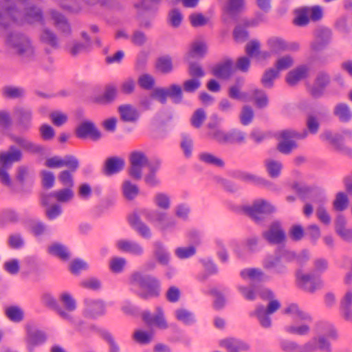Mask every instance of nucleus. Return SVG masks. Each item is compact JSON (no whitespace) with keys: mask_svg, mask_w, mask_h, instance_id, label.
<instances>
[{"mask_svg":"<svg viewBox=\"0 0 352 352\" xmlns=\"http://www.w3.org/2000/svg\"><path fill=\"white\" fill-rule=\"evenodd\" d=\"M153 202L160 210L144 208L141 210V214L146 221L163 233L170 231L175 226V221L170 219L166 212L171 208L170 196L166 192H157L153 197Z\"/></svg>","mask_w":352,"mask_h":352,"instance_id":"f257e3e1","label":"nucleus"},{"mask_svg":"<svg viewBox=\"0 0 352 352\" xmlns=\"http://www.w3.org/2000/svg\"><path fill=\"white\" fill-rule=\"evenodd\" d=\"M318 336L312 338L303 346L304 352H314L320 351L322 352H330L331 344L327 340H335L338 338V332L333 325L331 323H320L317 327Z\"/></svg>","mask_w":352,"mask_h":352,"instance_id":"f03ea898","label":"nucleus"},{"mask_svg":"<svg viewBox=\"0 0 352 352\" xmlns=\"http://www.w3.org/2000/svg\"><path fill=\"white\" fill-rule=\"evenodd\" d=\"M284 314L289 315L296 322L302 321V324H292L285 327L288 333L303 336L309 331L307 322L311 321L310 316L301 310L297 305L290 304L285 309Z\"/></svg>","mask_w":352,"mask_h":352,"instance_id":"7ed1b4c3","label":"nucleus"},{"mask_svg":"<svg viewBox=\"0 0 352 352\" xmlns=\"http://www.w3.org/2000/svg\"><path fill=\"white\" fill-rule=\"evenodd\" d=\"M21 157V152L13 146L9 151L0 153V182L3 184L11 186L12 180L8 170L13 163L19 161Z\"/></svg>","mask_w":352,"mask_h":352,"instance_id":"20e7f679","label":"nucleus"},{"mask_svg":"<svg viewBox=\"0 0 352 352\" xmlns=\"http://www.w3.org/2000/svg\"><path fill=\"white\" fill-rule=\"evenodd\" d=\"M21 157V152L13 146L9 151L0 153V182L3 184L11 186L12 180L8 170L13 163L19 161Z\"/></svg>","mask_w":352,"mask_h":352,"instance_id":"39448f33","label":"nucleus"},{"mask_svg":"<svg viewBox=\"0 0 352 352\" xmlns=\"http://www.w3.org/2000/svg\"><path fill=\"white\" fill-rule=\"evenodd\" d=\"M261 296L263 299L269 300V302L266 308L259 307L256 310V316L263 327H269L271 325L270 315L280 307V303L274 298L273 292L268 289H263L261 292Z\"/></svg>","mask_w":352,"mask_h":352,"instance_id":"423d86ee","label":"nucleus"},{"mask_svg":"<svg viewBox=\"0 0 352 352\" xmlns=\"http://www.w3.org/2000/svg\"><path fill=\"white\" fill-rule=\"evenodd\" d=\"M241 69V58H238L236 64L231 59H226L213 66L211 69V73L218 78L230 80L240 74L239 70Z\"/></svg>","mask_w":352,"mask_h":352,"instance_id":"0eeeda50","label":"nucleus"},{"mask_svg":"<svg viewBox=\"0 0 352 352\" xmlns=\"http://www.w3.org/2000/svg\"><path fill=\"white\" fill-rule=\"evenodd\" d=\"M133 284L140 286L145 291L147 296H155L160 294V281L154 277H144L140 272L133 274L130 278Z\"/></svg>","mask_w":352,"mask_h":352,"instance_id":"6e6552de","label":"nucleus"},{"mask_svg":"<svg viewBox=\"0 0 352 352\" xmlns=\"http://www.w3.org/2000/svg\"><path fill=\"white\" fill-rule=\"evenodd\" d=\"M130 168L129 174L135 179H140L142 177L143 168L148 166L151 162L146 153L142 151H134L129 156Z\"/></svg>","mask_w":352,"mask_h":352,"instance_id":"1a4fd4ad","label":"nucleus"},{"mask_svg":"<svg viewBox=\"0 0 352 352\" xmlns=\"http://www.w3.org/2000/svg\"><path fill=\"white\" fill-rule=\"evenodd\" d=\"M219 123L220 120L217 117H214L213 121L208 124V128L210 129L208 135L210 138L219 142H227L241 140L239 131L232 130L229 133H226L218 127Z\"/></svg>","mask_w":352,"mask_h":352,"instance_id":"9d476101","label":"nucleus"},{"mask_svg":"<svg viewBox=\"0 0 352 352\" xmlns=\"http://www.w3.org/2000/svg\"><path fill=\"white\" fill-rule=\"evenodd\" d=\"M305 135H301L300 133L291 130L282 131L276 134L278 143V150L283 154H289L295 148L296 143L295 139L302 138Z\"/></svg>","mask_w":352,"mask_h":352,"instance_id":"9b49d317","label":"nucleus"},{"mask_svg":"<svg viewBox=\"0 0 352 352\" xmlns=\"http://www.w3.org/2000/svg\"><path fill=\"white\" fill-rule=\"evenodd\" d=\"M26 348L30 352H32L35 347L43 344L46 336L43 331L39 330L33 322H28L25 325Z\"/></svg>","mask_w":352,"mask_h":352,"instance_id":"f8f14e48","label":"nucleus"},{"mask_svg":"<svg viewBox=\"0 0 352 352\" xmlns=\"http://www.w3.org/2000/svg\"><path fill=\"white\" fill-rule=\"evenodd\" d=\"M274 210V207L268 201L258 200L252 206L243 205V213L248 214L252 218L258 220L262 214L271 213Z\"/></svg>","mask_w":352,"mask_h":352,"instance_id":"ddd939ff","label":"nucleus"},{"mask_svg":"<svg viewBox=\"0 0 352 352\" xmlns=\"http://www.w3.org/2000/svg\"><path fill=\"white\" fill-rule=\"evenodd\" d=\"M296 277L298 285L307 292H314L322 285L320 279L316 276L298 272Z\"/></svg>","mask_w":352,"mask_h":352,"instance_id":"4468645a","label":"nucleus"},{"mask_svg":"<svg viewBox=\"0 0 352 352\" xmlns=\"http://www.w3.org/2000/svg\"><path fill=\"white\" fill-rule=\"evenodd\" d=\"M241 0H229L224 8L222 18L226 23L234 22L240 17Z\"/></svg>","mask_w":352,"mask_h":352,"instance_id":"2eb2a0df","label":"nucleus"},{"mask_svg":"<svg viewBox=\"0 0 352 352\" xmlns=\"http://www.w3.org/2000/svg\"><path fill=\"white\" fill-rule=\"evenodd\" d=\"M245 51L250 58H254L260 63L267 60L271 56L269 52L260 51V43L256 39L251 40L246 44Z\"/></svg>","mask_w":352,"mask_h":352,"instance_id":"dca6fc26","label":"nucleus"},{"mask_svg":"<svg viewBox=\"0 0 352 352\" xmlns=\"http://www.w3.org/2000/svg\"><path fill=\"white\" fill-rule=\"evenodd\" d=\"M144 320L150 325H153L160 329H166L168 327L165 318L164 313L161 307L156 309L155 314L152 315L149 312H144L142 314Z\"/></svg>","mask_w":352,"mask_h":352,"instance_id":"f3484780","label":"nucleus"},{"mask_svg":"<svg viewBox=\"0 0 352 352\" xmlns=\"http://www.w3.org/2000/svg\"><path fill=\"white\" fill-rule=\"evenodd\" d=\"M129 222L132 228L144 239H150L152 236L150 228L144 223L137 212H133L128 217Z\"/></svg>","mask_w":352,"mask_h":352,"instance_id":"a211bd4d","label":"nucleus"},{"mask_svg":"<svg viewBox=\"0 0 352 352\" xmlns=\"http://www.w3.org/2000/svg\"><path fill=\"white\" fill-rule=\"evenodd\" d=\"M115 245L119 251L135 256H140L144 252L142 246L135 241L122 239L116 241Z\"/></svg>","mask_w":352,"mask_h":352,"instance_id":"6ab92c4d","label":"nucleus"},{"mask_svg":"<svg viewBox=\"0 0 352 352\" xmlns=\"http://www.w3.org/2000/svg\"><path fill=\"white\" fill-rule=\"evenodd\" d=\"M120 119L126 122L135 123L140 118V111L133 105L124 104L118 109Z\"/></svg>","mask_w":352,"mask_h":352,"instance_id":"aec40b11","label":"nucleus"},{"mask_svg":"<svg viewBox=\"0 0 352 352\" xmlns=\"http://www.w3.org/2000/svg\"><path fill=\"white\" fill-rule=\"evenodd\" d=\"M76 135L78 138H90L97 140L100 137V133L91 121H84L76 129Z\"/></svg>","mask_w":352,"mask_h":352,"instance_id":"412c9836","label":"nucleus"},{"mask_svg":"<svg viewBox=\"0 0 352 352\" xmlns=\"http://www.w3.org/2000/svg\"><path fill=\"white\" fill-rule=\"evenodd\" d=\"M10 43L14 52L23 56H30L33 53V49L28 38L25 37H14L10 41Z\"/></svg>","mask_w":352,"mask_h":352,"instance_id":"4be33fe9","label":"nucleus"},{"mask_svg":"<svg viewBox=\"0 0 352 352\" xmlns=\"http://www.w3.org/2000/svg\"><path fill=\"white\" fill-rule=\"evenodd\" d=\"M351 133V131L349 130H344L340 133L327 131L324 132L320 137L321 139L327 144L336 148H338L340 146L342 141L350 138Z\"/></svg>","mask_w":352,"mask_h":352,"instance_id":"5701e85b","label":"nucleus"},{"mask_svg":"<svg viewBox=\"0 0 352 352\" xmlns=\"http://www.w3.org/2000/svg\"><path fill=\"white\" fill-rule=\"evenodd\" d=\"M85 305V315L87 317L96 318L105 312V305L100 300L87 299Z\"/></svg>","mask_w":352,"mask_h":352,"instance_id":"b1692460","label":"nucleus"},{"mask_svg":"<svg viewBox=\"0 0 352 352\" xmlns=\"http://www.w3.org/2000/svg\"><path fill=\"white\" fill-rule=\"evenodd\" d=\"M263 236L267 241L274 244L281 243L285 238L280 225L277 222L272 223L269 229L263 232Z\"/></svg>","mask_w":352,"mask_h":352,"instance_id":"393cba45","label":"nucleus"},{"mask_svg":"<svg viewBox=\"0 0 352 352\" xmlns=\"http://www.w3.org/2000/svg\"><path fill=\"white\" fill-rule=\"evenodd\" d=\"M278 252L283 265L284 263L291 262L294 260H296L298 264L301 265L309 258V253L307 251H302L298 255H296L295 252L292 251L287 250L285 249H279Z\"/></svg>","mask_w":352,"mask_h":352,"instance_id":"a878e982","label":"nucleus"},{"mask_svg":"<svg viewBox=\"0 0 352 352\" xmlns=\"http://www.w3.org/2000/svg\"><path fill=\"white\" fill-rule=\"evenodd\" d=\"M160 165L161 162L159 160L151 162L149 164V173H147L144 178V183L148 186L154 188L160 184V179L155 173V172L160 169Z\"/></svg>","mask_w":352,"mask_h":352,"instance_id":"bb28decb","label":"nucleus"},{"mask_svg":"<svg viewBox=\"0 0 352 352\" xmlns=\"http://www.w3.org/2000/svg\"><path fill=\"white\" fill-rule=\"evenodd\" d=\"M329 82V77L324 73H320L318 75L314 84L309 87V90L311 94L314 97L320 96L324 87Z\"/></svg>","mask_w":352,"mask_h":352,"instance_id":"cd10ccee","label":"nucleus"},{"mask_svg":"<svg viewBox=\"0 0 352 352\" xmlns=\"http://www.w3.org/2000/svg\"><path fill=\"white\" fill-rule=\"evenodd\" d=\"M47 252L63 261H67L71 257V253L68 248L60 243H53L47 248Z\"/></svg>","mask_w":352,"mask_h":352,"instance_id":"c85d7f7f","label":"nucleus"},{"mask_svg":"<svg viewBox=\"0 0 352 352\" xmlns=\"http://www.w3.org/2000/svg\"><path fill=\"white\" fill-rule=\"evenodd\" d=\"M74 197V192L70 188H65L54 192L50 195L43 198V203L45 205L48 204V201L51 198H54L56 201L62 203L68 202Z\"/></svg>","mask_w":352,"mask_h":352,"instance_id":"c756f323","label":"nucleus"},{"mask_svg":"<svg viewBox=\"0 0 352 352\" xmlns=\"http://www.w3.org/2000/svg\"><path fill=\"white\" fill-rule=\"evenodd\" d=\"M174 316L178 322L186 326L192 325L197 321L195 314L183 307L176 309L174 311Z\"/></svg>","mask_w":352,"mask_h":352,"instance_id":"7c9ffc66","label":"nucleus"},{"mask_svg":"<svg viewBox=\"0 0 352 352\" xmlns=\"http://www.w3.org/2000/svg\"><path fill=\"white\" fill-rule=\"evenodd\" d=\"M309 72L306 65H300L291 70L286 76V82L290 85H296L300 80L305 78Z\"/></svg>","mask_w":352,"mask_h":352,"instance_id":"2f4dec72","label":"nucleus"},{"mask_svg":"<svg viewBox=\"0 0 352 352\" xmlns=\"http://www.w3.org/2000/svg\"><path fill=\"white\" fill-rule=\"evenodd\" d=\"M124 164V160L121 157H110L105 162L104 171L106 175H113L122 170Z\"/></svg>","mask_w":352,"mask_h":352,"instance_id":"473e14b6","label":"nucleus"},{"mask_svg":"<svg viewBox=\"0 0 352 352\" xmlns=\"http://www.w3.org/2000/svg\"><path fill=\"white\" fill-rule=\"evenodd\" d=\"M263 265L265 269L274 270L277 273L281 272L284 268L278 251L275 255H267L263 261Z\"/></svg>","mask_w":352,"mask_h":352,"instance_id":"72a5a7b5","label":"nucleus"},{"mask_svg":"<svg viewBox=\"0 0 352 352\" xmlns=\"http://www.w3.org/2000/svg\"><path fill=\"white\" fill-rule=\"evenodd\" d=\"M4 313L7 318L14 323L22 322L25 317L23 309L17 305H11L6 307Z\"/></svg>","mask_w":352,"mask_h":352,"instance_id":"f704fd0d","label":"nucleus"},{"mask_svg":"<svg viewBox=\"0 0 352 352\" xmlns=\"http://www.w3.org/2000/svg\"><path fill=\"white\" fill-rule=\"evenodd\" d=\"M242 78L241 73L229 80V96L234 99H240L241 96Z\"/></svg>","mask_w":352,"mask_h":352,"instance_id":"c9c22d12","label":"nucleus"},{"mask_svg":"<svg viewBox=\"0 0 352 352\" xmlns=\"http://www.w3.org/2000/svg\"><path fill=\"white\" fill-rule=\"evenodd\" d=\"M122 192L125 199L133 200L139 195L140 189L137 184L126 179L122 184Z\"/></svg>","mask_w":352,"mask_h":352,"instance_id":"e433bc0d","label":"nucleus"},{"mask_svg":"<svg viewBox=\"0 0 352 352\" xmlns=\"http://www.w3.org/2000/svg\"><path fill=\"white\" fill-rule=\"evenodd\" d=\"M117 96V90L113 86L106 88L104 91L98 96H95L94 101L100 104H107L112 102Z\"/></svg>","mask_w":352,"mask_h":352,"instance_id":"4c0bfd02","label":"nucleus"},{"mask_svg":"<svg viewBox=\"0 0 352 352\" xmlns=\"http://www.w3.org/2000/svg\"><path fill=\"white\" fill-rule=\"evenodd\" d=\"M13 140L23 150L28 152L36 153L41 152L42 150L41 146L23 137H14Z\"/></svg>","mask_w":352,"mask_h":352,"instance_id":"58836bf2","label":"nucleus"},{"mask_svg":"<svg viewBox=\"0 0 352 352\" xmlns=\"http://www.w3.org/2000/svg\"><path fill=\"white\" fill-rule=\"evenodd\" d=\"M345 217L342 215H338L336 219V232L346 240L352 239V229H345Z\"/></svg>","mask_w":352,"mask_h":352,"instance_id":"ea45409f","label":"nucleus"},{"mask_svg":"<svg viewBox=\"0 0 352 352\" xmlns=\"http://www.w3.org/2000/svg\"><path fill=\"white\" fill-rule=\"evenodd\" d=\"M352 292H347L341 302V313L345 320L352 322Z\"/></svg>","mask_w":352,"mask_h":352,"instance_id":"a19ab883","label":"nucleus"},{"mask_svg":"<svg viewBox=\"0 0 352 352\" xmlns=\"http://www.w3.org/2000/svg\"><path fill=\"white\" fill-rule=\"evenodd\" d=\"M203 292L204 294H209L214 298L213 305L216 309H221L225 305V298L219 287L212 286L208 289H204Z\"/></svg>","mask_w":352,"mask_h":352,"instance_id":"79ce46f5","label":"nucleus"},{"mask_svg":"<svg viewBox=\"0 0 352 352\" xmlns=\"http://www.w3.org/2000/svg\"><path fill=\"white\" fill-rule=\"evenodd\" d=\"M267 46L272 52L285 51V40L279 36H271L267 40Z\"/></svg>","mask_w":352,"mask_h":352,"instance_id":"37998d69","label":"nucleus"},{"mask_svg":"<svg viewBox=\"0 0 352 352\" xmlns=\"http://www.w3.org/2000/svg\"><path fill=\"white\" fill-rule=\"evenodd\" d=\"M14 116L19 120L21 126H23L25 129L30 128L32 113L29 109L18 108L14 111Z\"/></svg>","mask_w":352,"mask_h":352,"instance_id":"c03bdc74","label":"nucleus"},{"mask_svg":"<svg viewBox=\"0 0 352 352\" xmlns=\"http://www.w3.org/2000/svg\"><path fill=\"white\" fill-rule=\"evenodd\" d=\"M265 167L267 173L272 177H278L280 176L283 164L280 161L268 159L265 161Z\"/></svg>","mask_w":352,"mask_h":352,"instance_id":"a18cd8bd","label":"nucleus"},{"mask_svg":"<svg viewBox=\"0 0 352 352\" xmlns=\"http://www.w3.org/2000/svg\"><path fill=\"white\" fill-rule=\"evenodd\" d=\"M219 345L225 348L228 352H240L241 342L239 339L228 338L220 340Z\"/></svg>","mask_w":352,"mask_h":352,"instance_id":"49530a36","label":"nucleus"},{"mask_svg":"<svg viewBox=\"0 0 352 352\" xmlns=\"http://www.w3.org/2000/svg\"><path fill=\"white\" fill-rule=\"evenodd\" d=\"M327 199L324 195H322L320 199L315 200V204L318 205L316 210V215L318 219L324 224H329L331 221V217L327 210L320 205V203L327 202Z\"/></svg>","mask_w":352,"mask_h":352,"instance_id":"de8ad7c7","label":"nucleus"},{"mask_svg":"<svg viewBox=\"0 0 352 352\" xmlns=\"http://www.w3.org/2000/svg\"><path fill=\"white\" fill-rule=\"evenodd\" d=\"M334 113L342 122H348L352 118L351 111L349 106L344 103H340L336 106Z\"/></svg>","mask_w":352,"mask_h":352,"instance_id":"09e8293b","label":"nucleus"},{"mask_svg":"<svg viewBox=\"0 0 352 352\" xmlns=\"http://www.w3.org/2000/svg\"><path fill=\"white\" fill-rule=\"evenodd\" d=\"M279 73L274 68L267 69L262 78L261 83L266 88H272L274 86L275 79L278 76Z\"/></svg>","mask_w":352,"mask_h":352,"instance_id":"8fccbe9b","label":"nucleus"},{"mask_svg":"<svg viewBox=\"0 0 352 352\" xmlns=\"http://www.w3.org/2000/svg\"><path fill=\"white\" fill-rule=\"evenodd\" d=\"M154 255L157 261L163 265L168 264L170 261V253L164 246L159 243L155 245Z\"/></svg>","mask_w":352,"mask_h":352,"instance_id":"3c124183","label":"nucleus"},{"mask_svg":"<svg viewBox=\"0 0 352 352\" xmlns=\"http://www.w3.org/2000/svg\"><path fill=\"white\" fill-rule=\"evenodd\" d=\"M126 265V260L124 258L116 256L109 261V267L112 272L119 274L124 271Z\"/></svg>","mask_w":352,"mask_h":352,"instance_id":"603ef678","label":"nucleus"},{"mask_svg":"<svg viewBox=\"0 0 352 352\" xmlns=\"http://www.w3.org/2000/svg\"><path fill=\"white\" fill-rule=\"evenodd\" d=\"M157 71L162 73H169L173 69L172 61L169 56H164L160 57L155 63Z\"/></svg>","mask_w":352,"mask_h":352,"instance_id":"864d4df0","label":"nucleus"},{"mask_svg":"<svg viewBox=\"0 0 352 352\" xmlns=\"http://www.w3.org/2000/svg\"><path fill=\"white\" fill-rule=\"evenodd\" d=\"M59 299L67 311H73L76 309V300L69 292H62L59 296Z\"/></svg>","mask_w":352,"mask_h":352,"instance_id":"5fc2aeb1","label":"nucleus"},{"mask_svg":"<svg viewBox=\"0 0 352 352\" xmlns=\"http://www.w3.org/2000/svg\"><path fill=\"white\" fill-rule=\"evenodd\" d=\"M309 20L310 19L307 7L296 10L295 17L294 19V23L295 25L298 26H303L307 25Z\"/></svg>","mask_w":352,"mask_h":352,"instance_id":"6e6d98bb","label":"nucleus"},{"mask_svg":"<svg viewBox=\"0 0 352 352\" xmlns=\"http://www.w3.org/2000/svg\"><path fill=\"white\" fill-rule=\"evenodd\" d=\"M191 25L193 27L204 26L210 21V16H205L201 13H194L189 16Z\"/></svg>","mask_w":352,"mask_h":352,"instance_id":"4d7b16f0","label":"nucleus"},{"mask_svg":"<svg viewBox=\"0 0 352 352\" xmlns=\"http://www.w3.org/2000/svg\"><path fill=\"white\" fill-rule=\"evenodd\" d=\"M196 253V248L193 245L186 247H179L175 250V254L179 259H186Z\"/></svg>","mask_w":352,"mask_h":352,"instance_id":"13d9d810","label":"nucleus"},{"mask_svg":"<svg viewBox=\"0 0 352 352\" xmlns=\"http://www.w3.org/2000/svg\"><path fill=\"white\" fill-rule=\"evenodd\" d=\"M294 64V58L286 55L279 58L275 63V69L279 73L289 68Z\"/></svg>","mask_w":352,"mask_h":352,"instance_id":"bf43d9fd","label":"nucleus"},{"mask_svg":"<svg viewBox=\"0 0 352 352\" xmlns=\"http://www.w3.org/2000/svg\"><path fill=\"white\" fill-rule=\"evenodd\" d=\"M207 52V45L202 41H196L191 45L190 54L193 56H203Z\"/></svg>","mask_w":352,"mask_h":352,"instance_id":"052dcab7","label":"nucleus"},{"mask_svg":"<svg viewBox=\"0 0 352 352\" xmlns=\"http://www.w3.org/2000/svg\"><path fill=\"white\" fill-rule=\"evenodd\" d=\"M349 205V199L347 195L342 192H338L333 201V207L336 210L342 211L345 210Z\"/></svg>","mask_w":352,"mask_h":352,"instance_id":"680f3d73","label":"nucleus"},{"mask_svg":"<svg viewBox=\"0 0 352 352\" xmlns=\"http://www.w3.org/2000/svg\"><path fill=\"white\" fill-rule=\"evenodd\" d=\"M153 333L151 332L143 330H137L133 333L134 340L140 344H145L149 343L153 339Z\"/></svg>","mask_w":352,"mask_h":352,"instance_id":"e2e57ef3","label":"nucleus"},{"mask_svg":"<svg viewBox=\"0 0 352 352\" xmlns=\"http://www.w3.org/2000/svg\"><path fill=\"white\" fill-rule=\"evenodd\" d=\"M322 35L319 33L316 34V41L311 44V48L314 50H319L327 41L329 37L330 32L328 29H323L321 30Z\"/></svg>","mask_w":352,"mask_h":352,"instance_id":"0e129e2a","label":"nucleus"},{"mask_svg":"<svg viewBox=\"0 0 352 352\" xmlns=\"http://www.w3.org/2000/svg\"><path fill=\"white\" fill-rule=\"evenodd\" d=\"M200 160L208 164L214 165L216 166L221 167L223 166V162L219 157L212 154L204 153L199 155Z\"/></svg>","mask_w":352,"mask_h":352,"instance_id":"69168bd1","label":"nucleus"},{"mask_svg":"<svg viewBox=\"0 0 352 352\" xmlns=\"http://www.w3.org/2000/svg\"><path fill=\"white\" fill-rule=\"evenodd\" d=\"M166 90L168 91V96L171 98L173 102L177 103L182 100V91L179 85H173Z\"/></svg>","mask_w":352,"mask_h":352,"instance_id":"338daca9","label":"nucleus"},{"mask_svg":"<svg viewBox=\"0 0 352 352\" xmlns=\"http://www.w3.org/2000/svg\"><path fill=\"white\" fill-rule=\"evenodd\" d=\"M88 268V264L80 258L73 260L69 265L70 271L73 274H78Z\"/></svg>","mask_w":352,"mask_h":352,"instance_id":"774afa93","label":"nucleus"}]
</instances>
